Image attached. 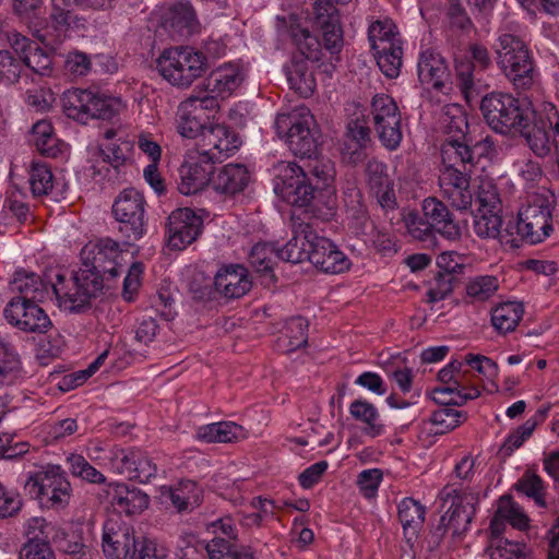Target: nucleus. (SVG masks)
Listing matches in <instances>:
<instances>
[{
	"mask_svg": "<svg viewBox=\"0 0 559 559\" xmlns=\"http://www.w3.org/2000/svg\"><path fill=\"white\" fill-rule=\"evenodd\" d=\"M240 145L239 135L229 127L205 132L195 148L187 152L179 167V192L191 195L212 185L214 164L233 156Z\"/></svg>",
	"mask_w": 559,
	"mask_h": 559,
	"instance_id": "obj_1",
	"label": "nucleus"
},
{
	"mask_svg": "<svg viewBox=\"0 0 559 559\" xmlns=\"http://www.w3.org/2000/svg\"><path fill=\"white\" fill-rule=\"evenodd\" d=\"M102 546L108 559H166L168 549L156 540H135L129 526L108 519L103 526Z\"/></svg>",
	"mask_w": 559,
	"mask_h": 559,
	"instance_id": "obj_2",
	"label": "nucleus"
},
{
	"mask_svg": "<svg viewBox=\"0 0 559 559\" xmlns=\"http://www.w3.org/2000/svg\"><path fill=\"white\" fill-rule=\"evenodd\" d=\"M497 63L513 87L531 90L537 80L533 57L526 44L512 34H501L496 47Z\"/></svg>",
	"mask_w": 559,
	"mask_h": 559,
	"instance_id": "obj_3",
	"label": "nucleus"
},
{
	"mask_svg": "<svg viewBox=\"0 0 559 559\" xmlns=\"http://www.w3.org/2000/svg\"><path fill=\"white\" fill-rule=\"evenodd\" d=\"M480 110L488 126L496 132L509 134L523 130L535 111L508 93H490L483 97Z\"/></svg>",
	"mask_w": 559,
	"mask_h": 559,
	"instance_id": "obj_4",
	"label": "nucleus"
},
{
	"mask_svg": "<svg viewBox=\"0 0 559 559\" xmlns=\"http://www.w3.org/2000/svg\"><path fill=\"white\" fill-rule=\"evenodd\" d=\"M207 68L203 52L190 46L167 48L156 59V69L163 79L181 88L189 87Z\"/></svg>",
	"mask_w": 559,
	"mask_h": 559,
	"instance_id": "obj_5",
	"label": "nucleus"
},
{
	"mask_svg": "<svg viewBox=\"0 0 559 559\" xmlns=\"http://www.w3.org/2000/svg\"><path fill=\"white\" fill-rule=\"evenodd\" d=\"M274 127L281 138H285L292 153L301 158H310L317 151L316 120L306 107L288 114H278Z\"/></svg>",
	"mask_w": 559,
	"mask_h": 559,
	"instance_id": "obj_6",
	"label": "nucleus"
},
{
	"mask_svg": "<svg viewBox=\"0 0 559 559\" xmlns=\"http://www.w3.org/2000/svg\"><path fill=\"white\" fill-rule=\"evenodd\" d=\"M24 487L31 497L55 510L67 507L72 495L66 473L57 465L28 474Z\"/></svg>",
	"mask_w": 559,
	"mask_h": 559,
	"instance_id": "obj_7",
	"label": "nucleus"
},
{
	"mask_svg": "<svg viewBox=\"0 0 559 559\" xmlns=\"http://www.w3.org/2000/svg\"><path fill=\"white\" fill-rule=\"evenodd\" d=\"M105 277L107 278L94 264L82 261L79 271L73 272L70 276V282L76 289V294H70L60 283L52 284V289L60 307L70 312H79L103 290Z\"/></svg>",
	"mask_w": 559,
	"mask_h": 559,
	"instance_id": "obj_8",
	"label": "nucleus"
},
{
	"mask_svg": "<svg viewBox=\"0 0 559 559\" xmlns=\"http://www.w3.org/2000/svg\"><path fill=\"white\" fill-rule=\"evenodd\" d=\"M66 115L86 123L90 119L111 120L120 110L121 102L86 90H69L62 96Z\"/></svg>",
	"mask_w": 559,
	"mask_h": 559,
	"instance_id": "obj_9",
	"label": "nucleus"
},
{
	"mask_svg": "<svg viewBox=\"0 0 559 559\" xmlns=\"http://www.w3.org/2000/svg\"><path fill=\"white\" fill-rule=\"evenodd\" d=\"M552 230L551 204L540 195L533 198L519 213L515 222H512L514 237L534 245L542 242Z\"/></svg>",
	"mask_w": 559,
	"mask_h": 559,
	"instance_id": "obj_10",
	"label": "nucleus"
},
{
	"mask_svg": "<svg viewBox=\"0 0 559 559\" xmlns=\"http://www.w3.org/2000/svg\"><path fill=\"white\" fill-rule=\"evenodd\" d=\"M145 199L134 188L122 190L112 204V214L120 223L119 231L129 240L136 241L145 233Z\"/></svg>",
	"mask_w": 559,
	"mask_h": 559,
	"instance_id": "obj_11",
	"label": "nucleus"
},
{
	"mask_svg": "<svg viewBox=\"0 0 559 559\" xmlns=\"http://www.w3.org/2000/svg\"><path fill=\"white\" fill-rule=\"evenodd\" d=\"M371 116L381 144L390 151L396 150L403 133L401 111L395 100L386 94H377L371 102Z\"/></svg>",
	"mask_w": 559,
	"mask_h": 559,
	"instance_id": "obj_12",
	"label": "nucleus"
},
{
	"mask_svg": "<svg viewBox=\"0 0 559 559\" xmlns=\"http://www.w3.org/2000/svg\"><path fill=\"white\" fill-rule=\"evenodd\" d=\"M440 498L444 502L451 500V504L441 516L437 532L441 536L448 530H451L453 535H461L466 532L475 515V504L478 500L477 496L447 486L440 492Z\"/></svg>",
	"mask_w": 559,
	"mask_h": 559,
	"instance_id": "obj_13",
	"label": "nucleus"
},
{
	"mask_svg": "<svg viewBox=\"0 0 559 559\" xmlns=\"http://www.w3.org/2000/svg\"><path fill=\"white\" fill-rule=\"evenodd\" d=\"M207 530L216 535L205 546L209 559H255L250 547L235 544L238 534L231 518L213 521Z\"/></svg>",
	"mask_w": 559,
	"mask_h": 559,
	"instance_id": "obj_14",
	"label": "nucleus"
},
{
	"mask_svg": "<svg viewBox=\"0 0 559 559\" xmlns=\"http://www.w3.org/2000/svg\"><path fill=\"white\" fill-rule=\"evenodd\" d=\"M463 361L451 360L445 367H443L439 373L438 379L447 384L444 388H436L433 393L436 395L456 394V399H441L435 396V401L440 404H454L463 405L468 400H475L480 395V391L475 385H467L468 382V370H463Z\"/></svg>",
	"mask_w": 559,
	"mask_h": 559,
	"instance_id": "obj_15",
	"label": "nucleus"
},
{
	"mask_svg": "<svg viewBox=\"0 0 559 559\" xmlns=\"http://www.w3.org/2000/svg\"><path fill=\"white\" fill-rule=\"evenodd\" d=\"M214 284L215 289L226 298H240L251 287V282L248 278L247 270L241 265H227L222 267L215 275L214 281L206 280L203 286H195V283L190 284V289L195 298H206L211 295V286Z\"/></svg>",
	"mask_w": 559,
	"mask_h": 559,
	"instance_id": "obj_16",
	"label": "nucleus"
},
{
	"mask_svg": "<svg viewBox=\"0 0 559 559\" xmlns=\"http://www.w3.org/2000/svg\"><path fill=\"white\" fill-rule=\"evenodd\" d=\"M489 136L473 143L472 139L444 140L441 145V168H456L473 170L476 156H481L491 148Z\"/></svg>",
	"mask_w": 559,
	"mask_h": 559,
	"instance_id": "obj_17",
	"label": "nucleus"
},
{
	"mask_svg": "<svg viewBox=\"0 0 559 559\" xmlns=\"http://www.w3.org/2000/svg\"><path fill=\"white\" fill-rule=\"evenodd\" d=\"M38 302L11 299L3 310V316L10 325L22 332L46 333L52 323Z\"/></svg>",
	"mask_w": 559,
	"mask_h": 559,
	"instance_id": "obj_18",
	"label": "nucleus"
},
{
	"mask_svg": "<svg viewBox=\"0 0 559 559\" xmlns=\"http://www.w3.org/2000/svg\"><path fill=\"white\" fill-rule=\"evenodd\" d=\"M81 260L94 264L107 278H115L123 271V250L108 237L86 243L81 250Z\"/></svg>",
	"mask_w": 559,
	"mask_h": 559,
	"instance_id": "obj_19",
	"label": "nucleus"
},
{
	"mask_svg": "<svg viewBox=\"0 0 559 559\" xmlns=\"http://www.w3.org/2000/svg\"><path fill=\"white\" fill-rule=\"evenodd\" d=\"M203 222L191 209H177L168 216L166 236L169 248L182 250L200 236Z\"/></svg>",
	"mask_w": 559,
	"mask_h": 559,
	"instance_id": "obj_20",
	"label": "nucleus"
},
{
	"mask_svg": "<svg viewBox=\"0 0 559 559\" xmlns=\"http://www.w3.org/2000/svg\"><path fill=\"white\" fill-rule=\"evenodd\" d=\"M308 261L324 273L337 274L349 269L348 258L328 238L319 236L316 230L308 231Z\"/></svg>",
	"mask_w": 559,
	"mask_h": 559,
	"instance_id": "obj_21",
	"label": "nucleus"
},
{
	"mask_svg": "<svg viewBox=\"0 0 559 559\" xmlns=\"http://www.w3.org/2000/svg\"><path fill=\"white\" fill-rule=\"evenodd\" d=\"M348 1L316 0L313 4V25L321 29L324 47L331 53L340 52L343 47V29L334 2L346 3Z\"/></svg>",
	"mask_w": 559,
	"mask_h": 559,
	"instance_id": "obj_22",
	"label": "nucleus"
},
{
	"mask_svg": "<svg viewBox=\"0 0 559 559\" xmlns=\"http://www.w3.org/2000/svg\"><path fill=\"white\" fill-rule=\"evenodd\" d=\"M110 461L115 471L143 484L151 481L157 474L156 464L140 449H115Z\"/></svg>",
	"mask_w": 559,
	"mask_h": 559,
	"instance_id": "obj_23",
	"label": "nucleus"
},
{
	"mask_svg": "<svg viewBox=\"0 0 559 559\" xmlns=\"http://www.w3.org/2000/svg\"><path fill=\"white\" fill-rule=\"evenodd\" d=\"M472 171L440 167L439 188L441 195L456 210H467L473 203L474 194L471 190Z\"/></svg>",
	"mask_w": 559,
	"mask_h": 559,
	"instance_id": "obj_24",
	"label": "nucleus"
},
{
	"mask_svg": "<svg viewBox=\"0 0 559 559\" xmlns=\"http://www.w3.org/2000/svg\"><path fill=\"white\" fill-rule=\"evenodd\" d=\"M423 214L430 222L432 231L440 234L449 240H459L462 237L463 225L450 212L449 207L439 199L429 197L423 201Z\"/></svg>",
	"mask_w": 559,
	"mask_h": 559,
	"instance_id": "obj_25",
	"label": "nucleus"
},
{
	"mask_svg": "<svg viewBox=\"0 0 559 559\" xmlns=\"http://www.w3.org/2000/svg\"><path fill=\"white\" fill-rule=\"evenodd\" d=\"M175 124L177 132L186 139H202L203 134L217 127H227L223 123L209 122L200 109L193 107L187 99L182 100L176 111Z\"/></svg>",
	"mask_w": 559,
	"mask_h": 559,
	"instance_id": "obj_26",
	"label": "nucleus"
},
{
	"mask_svg": "<svg viewBox=\"0 0 559 559\" xmlns=\"http://www.w3.org/2000/svg\"><path fill=\"white\" fill-rule=\"evenodd\" d=\"M365 178L378 203L383 209H393L396 204L395 193L386 164L377 158L369 159L365 166Z\"/></svg>",
	"mask_w": 559,
	"mask_h": 559,
	"instance_id": "obj_27",
	"label": "nucleus"
},
{
	"mask_svg": "<svg viewBox=\"0 0 559 559\" xmlns=\"http://www.w3.org/2000/svg\"><path fill=\"white\" fill-rule=\"evenodd\" d=\"M500 210H478L474 221V231L478 237L499 239L501 243L510 245L513 248L519 247V239L512 231V222L510 221L502 229V218L499 215Z\"/></svg>",
	"mask_w": 559,
	"mask_h": 559,
	"instance_id": "obj_28",
	"label": "nucleus"
},
{
	"mask_svg": "<svg viewBox=\"0 0 559 559\" xmlns=\"http://www.w3.org/2000/svg\"><path fill=\"white\" fill-rule=\"evenodd\" d=\"M251 181V175L243 164L229 163L221 167L212 177L213 189L226 197L242 193Z\"/></svg>",
	"mask_w": 559,
	"mask_h": 559,
	"instance_id": "obj_29",
	"label": "nucleus"
},
{
	"mask_svg": "<svg viewBox=\"0 0 559 559\" xmlns=\"http://www.w3.org/2000/svg\"><path fill=\"white\" fill-rule=\"evenodd\" d=\"M419 81L428 86L441 91L449 81L450 72L443 57L432 50L420 53L417 63Z\"/></svg>",
	"mask_w": 559,
	"mask_h": 559,
	"instance_id": "obj_30",
	"label": "nucleus"
},
{
	"mask_svg": "<svg viewBox=\"0 0 559 559\" xmlns=\"http://www.w3.org/2000/svg\"><path fill=\"white\" fill-rule=\"evenodd\" d=\"M246 71L239 63L228 62L212 71L207 88L217 96H230L245 81Z\"/></svg>",
	"mask_w": 559,
	"mask_h": 559,
	"instance_id": "obj_31",
	"label": "nucleus"
},
{
	"mask_svg": "<svg viewBox=\"0 0 559 559\" xmlns=\"http://www.w3.org/2000/svg\"><path fill=\"white\" fill-rule=\"evenodd\" d=\"M293 238L281 249H276L277 258L290 262L301 263L308 261L309 258V240L306 238L309 233L313 231V225L302 221L300 217H293Z\"/></svg>",
	"mask_w": 559,
	"mask_h": 559,
	"instance_id": "obj_32",
	"label": "nucleus"
},
{
	"mask_svg": "<svg viewBox=\"0 0 559 559\" xmlns=\"http://www.w3.org/2000/svg\"><path fill=\"white\" fill-rule=\"evenodd\" d=\"M10 286L12 293L16 294V296L11 299L43 301L47 294V287L40 277L25 270H20L14 273Z\"/></svg>",
	"mask_w": 559,
	"mask_h": 559,
	"instance_id": "obj_33",
	"label": "nucleus"
},
{
	"mask_svg": "<svg viewBox=\"0 0 559 559\" xmlns=\"http://www.w3.org/2000/svg\"><path fill=\"white\" fill-rule=\"evenodd\" d=\"M163 496L170 500L178 512H188L200 506L202 489L195 481L187 479L165 489Z\"/></svg>",
	"mask_w": 559,
	"mask_h": 559,
	"instance_id": "obj_34",
	"label": "nucleus"
},
{
	"mask_svg": "<svg viewBox=\"0 0 559 559\" xmlns=\"http://www.w3.org/2000/svg\"><path fill=\"white\" fill-rule=\"evenodd\" d=\"M150 503L148 496L142 490L124 484H116L114 486L112 504L127 515L142 513L147 509Z\"/></svg>",
	"mask_w": 559,
	"mask_h": 559,
	"instance_id": "obj_35",
	"label": "nucleus"
},
{
	"mask_svg": "<svg viewBox=\"0 0 559 559\" xmlns=\"http://www.w3.org/2000/svg\"><path fill=\"white\" fill-rule=\"evenodd\" d=\"M349 414L354 419L364 424V432L372 438L384 433L380 414L376 406L366 400H355L349 405Z\"/></svg>",
	"mask_w": 559,
	"mask_h": 559,
	"instance_id": "obj_36",
	"label": "nucleus"
},
{
	"mask_svg": "<svg viewBox=\"0 0 559 559\" xmlns=\"http://www.w3.org/2000/svg\"><path fill=\"white\" fill-rule=\"evenodd\" d=\"M245 437V430L234 421H219L201 426L197 438L204 442H234Z\"/></svg>",
	"mask_w": 559,
	"mask_h": 559,
	"instance_id": "obj_37",
	"label": "nucleus"
},
{
	"mask_svg": "<svg viewBox=\"0 0 559 559\" xmlns=\"http://www.w3.org/2000/svg\"><path fill=\"white\" fill-rule=\"evenodd\" d=\"M439 123L445 134L444 140L459 138L462 140L467 135L468 122L466 114L463 107L457 104H448L443 106Z\"/></svg>",
	"mask_w": 559,
	"mask_h": 559,
	"instance_id": "obj_38",
	"label": "nucleus"
},
{
	"mask_svg": "<svg viewBox=\"0 0 559 559\" xmlns=\"http://www.w3.org/2000/svg\"><path fill=\"white\" fill-rule=\"evenodd\" d=\"M165 25L173 35L189 36L197 26L195 13L189 3H177L173 5L165 19Z\"/></svg>",
	"mask_w": 559,
	"mask_h": 559,
	"instance_id": "obj_39",
	"label": "nucleus"
},
{
	"mask_svg": "<svg viewBox=\"0 0 559 559\" xmlns=\"http://www.w3.org/2000/svg\"><path fill=\"white\" fill-rule=\"evenodd\" d=\"M368 40L373 51H383L401 43L395 24L392 20L386 17L370 23Z\"/></svg>",
	"mask_w": 559,
	"mask_h": 559,
	"instance_id": "obj_40",
	"label": "nucleus"
},
{
	"mask_svg": "<svg viewBox=\"0 0 559 559\" xmlns=\"http://www.w3.org/2000/svg\"><path fill=\"white\" fill-rule=\"evenodd\" d=\"M31 141L41 155L56 157L62 152L63 144L56 138L53 128L47 120L34 123Z\"/></svg>",
	"mask_w": 559,
	"mask_h": 559,
	"instance_id": "obj_41",
	"label": "nucleus"
},
{
	"mask_svg": "<svg viewBox=\"0 0 559 559\" xmlns=\"http://www.w3.org/2000/svg\"><path fill=\"white\" fill-rule=\"evenodd\" d=\"M523 313L522 304L516 301L502 302L492 309L491 322L496 330L506 334L515 330Z\"/></svg>",
	"mask_w": 559,
	"mask_h": 559,
	"instance_id": "obj_42",
	"label": "nucleus"
},
{
	"mask_svg": "<svg viewBox=\"0 0 559 559\" xmlns=\"http://www.w3.org/2000/svg\"><path fill=\"white\" fill-rule=\"evenodd\" d=\"M289 35L298 51L308 60L319 61L321 58V43L308 28L301 27L296 19L290 17Z\"/></svg>",
	"mask_w": 559,
	"mask_h": 559,
	"instance_id": "obj_43",
	"label": "nucleus"
},
{
	"mask_svg": "<svg viewBox=\"0 0 559 559\" xmlns=\"http://www.w3.org/2000/svg\"><path fill=\"white\" fill-rule=\"evenodd\" d=\"M308 322L302 317H294L286 321L282 336L278 338L280 347L285 352H294L307 344Z\"/></svg>",
	"mask_w": 559,
	"mask_h": 559,
	"instance_id": "obj_44",
	"label": "nucleus"
},
{
	"mask_svg": "<svg viewBox=\"0 0 559 559\" xmlns=\"http://www.w3.org/2000/svg\"><path fill=\"white\" fill-rule=\"evenodd\" d=\"M426 515V508L413 498H404L399 503V519L404 533L416 536L421 528Z\"/></svg>",
	"mask_w": 559,
	"mask_h": 559,
	"instance_id": "obj_45",
	"label": "nucleus"
},
{
	"mask_svg": "<svg viewBox=\"0 0 559 559\" xmlns=\"http://www.w3.org/2000/svg\"><path fill=\"white\" fill-rule=\"evenodd\" d=\"M302 167L295 163L283 162L277 166V174L274 181V192L281 199H289L293 194L292 187L298 181L300 178L304 179Z\"/></svg>",
	"mask_w": 559,
	"mask_h": 559,
	"instance_id": "obj_46",
	"label": "nucleus"
},
{
	"mask_svg": "<svg viewBox=\"0 0 559 559\" xmlns=\"http://www.w3.org/2000/svg\"><path fill=\"white\" fill-rule=\"evenodd\" d=\"M488 551L490 559H534L525 544L509 539L492 538Z\"/></svg>",
	"mask_w": 559,
	"mask_h": 559,
	"instance_id": "obj_47",
	"label": "nucleus"
},
{
	"mask_svg": "<svg viewBox=\"0 0 559 559\" xmlns=\"http://www.w3.org/2000/svg\"><path fill=\"white\" fill-rule=\"evenodd\" d=\"M347 218L350 221V227L356 234H364L369 217L367 209L362 203V194L357 188H352L346 194Z\"/></svg>",
	"mask_w": 559,
	"mask_h": 559,
	"instance_id": "obj_48",
	"label": "nucleus"
},
{
	"mask_svg": "<svg viewBox=\"0 0 559 559\" xmlns=\"http://www.w3.org/2000/svg\"><path fill=\"white\" fill-rule=\"evenodd\" d=\"M499 289V280L492 275H477L466 283V295L472 302H484Z\"/></svg>",
	"mask_w": 559,
	"mask_h": 559,
	"instance_id": "obj_49",
	"label": "nucleus"
},
{
	"mask_svg": "<svg viewBox=\"0 0 559 559\" xmlns=\"http://www.w3.org/2000/svg\"><path fill=\"white\" fill-rule=\"evenodd\" d=\"M369 128L357 121L350 122L347 128L346 142L344 143L343 154L349 152L348 160L358 163L362 158V147L369 140Z\"/></svg>",
	"mask_w": 559,
	"mask_h": 559,
	"instance_id": "obj_50",
	"label": "nucleus"
},
{
	"mask_svg": "<svg viewBox=\"0 0 559 559\" xmlns=\"http://www.w3.org/2000/svg\"><path fill=\"white\" fill-rule=\"evenodd\" d=\"M21 370V360L13 345L0 338V383H11Z\"/></svg>",
	"mask_w": 559,
	"mask_h": 559,
	"instance_id": "obj_51",
	"label": "nucleus"
},
{
	"mask_svg": "<svg viewBox=\"0 0 559 559\" xmlns=\"http://www.w3.org/2000/svg\"><path fill=\"white\" fill-rule=\"evenodd\" d=\"M28 181L35 198L47 195L53 188V176L50 167L40 162H33Z\"/></svg>",
	"mask_w": 559,
	"mask_h": 559,
	"instance_id": "obj_52",
	"label": "nucleus"
},
{
	"mask_svg": "<svg viewBox=\"0 0 559 559\" xmlns=\"http://www.w3.org/2000/svg\"><path fill=\"white\" fill-rule=\"evenodd\" d=\"M377 64L381 72L390 79L399 76L402 67V43L386 48L383 51H373Z\"/></svg>",
	"mask_w": 559,
	"mask_h": 559,
	"instance_id": "obj_53",
	"label": "nucleus"
},
{
	"mask_svg": "<svg viewBox=\"0 0 559 559\" xmlns=\"http://www.w3.org/2000/svg\"><path fill=\"white\" fill-rule=\"evenodd\" d=\"M443 405L444 407H441L431 414L430 421L437 426L435 433H444L453 430L466 419V414L450 407L451 404Z\"/></svg>",
	"mask_w": 559,
	"mask_h": 559,
	"instance_id": "obj_54",
	"label": "nucleus"
},
{
	"mask_svg": "<svg viewBox=\"0 0 559 559\" xmlns=\"http://www.w3.org/2000/svg\"><path fill=\"white\" fill-rule=\"evenodd\" d=\"M67 464L74 477L93 484H103L106 480V477L80 454L69 455L67 457Z\"/></svg>",
	"mask_w": 559,
	"mask_h": 559,
	"instance_id": "obj_55",
	"label": "nucleus"
},
{
	"mask_svg": "<svg viewBox=\"0 0 559 559\" xmlns=\"http://www.w3.org/2000/svg\"><path fill=\"white\" fill-rule=\"evenodd\" d=\"M277 258L276 249L270 243H257L249 254V262L258 273L271 274L274 259Z\"/></svg>",
	"mask_w": 559,
	"mask_h": 559,
	"instance_id": "obj_56",
	"label": "nucleus"
},
{
	"mask_svg": "<svg viewBox=\"0 0 559 559\" xmlns=\"http://www.w3.org/2000/svg\"><path fill=\"white\" fill-rule=\"evenodd\" d=\"M0 80L5 84L27 82L28 80V75L23 73V62L7 50H0Z\"/></svg>",
	"mask_w": 559,
	"mask_h": 559,
	"instance_id": "obj_57",
	"label": "nucleus"
},
{
	"mask_svg": "<svg viewBox=\"0 0 559 559\" xmlns=\"http://www.w3.org/2000/svg\"><path fill=\"white\" fill-rule=\"evenodd\" d=\"M516 491L532 498L539 507H545V488L543 479L535 473L525 472L524 475L514 485Z\"/></svg>",
	"mask_w": 559,
	"mask_h": 559,
	"instance_id": "obj_58",
	"label": "nucleus"
},
{
	"mask_svg": "<svg viewBox=\"0 0 559 559\" xmlns=\"http://www.w3.org/2000/svg\"><path fill=\"white\" fill-rule=\"evenodd\" d=\"M499 515L503 516L513 527L523 530L528 525V518L523 509L513 501L511 496H502L498 501Z\"/></svg>",
	"mask_w": 559,
	"mask_h": 559,
	"instance_id": "obj_59",
	"label": "nucleus"
},
{
	"mask_svg": "<svg viewBox=\"0 0 559 559\" xmlns=\"http://www.w3.org/2000/svg\"><path fill=\"white\" fill-rule=\"evenodd\" d=\"M17 559H56V557L48 540L34 537L21 546Z\"/></svg>",
	"mask_w": 559,
	"mask_h": 559,
	"instance_id": "obj_60",
	"label": "nucleus"
},
{
	"mask_svg": "<svg viewBox=\"0 0 559 559\" xmlns=\"http://www.w3.org/2000/svg\"><path fill=\"white\" fill-rule=\"evenodd\" d=\"M24 66L31 69L34 73L46 75L51 70V57L44 51L37 44L32 46V49L22 59Z\"/></svg>",
	"mask_w": 559,
	"mask_h": 559,
	"instance_id": "obj_61",
	"label": "nucleus"
},
{
	"mask_svg": "<svg viewBox=\"0 0 559 559\" xmlns=\"http://www.w3.org/2000/svg\"><path fill=\"white\" fill-rule=\"evenodd\" d=\"M405 226L407 228V233L417 240H426L432 235V228L430 226L429 219L420 216L417 212H408L404 216Z\"/></svg>",
	"mask_w": 559,
	"mask_h": 559,
	"instance_id": "obj_62",
	"label": "nucleus"
},
{
	"mask_svg": "<svg viewBox=\"0 0 559 559\" xmlns=\"http://www.w3.org/2000/svg\"><path fill=\"white\" fill-rule=\"evenodd\" d=\"M292 190L293 194L290 198L282 200L295 206H307L314 197V188L309 182L306 174L304 175V179L300 178L296 181Z\"/></svg>",
	"mask_w": 559,
	"mask_h": 559,
	"instance_id": "obj_63",
	"label": "nucleus"
},
{
	"mask_svg": "<svg viewBox=\"0 0 559 559\" xmlns=\"http://www.w3.org/2000/svg\"><path fill=\"white\" fill-rule=\"evenodd\" d=\"M453 281L454 276L451 274L439 272L427 292V301L437 302L447 298L453 290Z\"/></svg>",
	"mask_w": 559,
	"mask_h": 559,
	"instance_id": "obj_64",
	"label": "nucleus"
}]
</instances>
